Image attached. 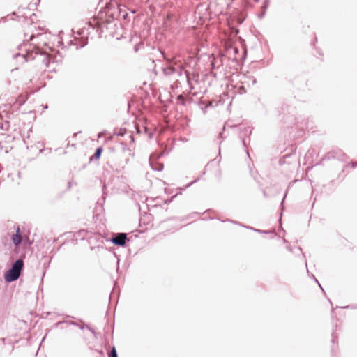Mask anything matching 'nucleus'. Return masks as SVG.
<instances>
[{
    "label": "nucleus",
    "mask_w": 357,
    "mask_h": 357,
    "mask_svg": "<svg viewBox=\"0 0 357 357\" xmlns=\"http://www.w3.org/2000/svg\"><path fill=\"white\" fill-rule=\"evenodd\" d=\"M23 265L24 264L22 259L17 260L12 268L5 273V280L8 282L16 280L20 275Z\"/></svg>",
    "instance_id": "nucleus-1"
},
{
    "label": "nucleus",
    "mask_w": 357,
    "mask_h": 357,
    "mask_svg": "<svg viewBox=\"0 0 357 357\" xmlns=\"http://www.w3.org/2000/svg\"><path fill=\"white\" fill-rule=\"evenodd\" d=\"M126 234L123 233L119 234L116 237L112 239V242L117 245L123 246L126 243Z\"/></svg>",
    "instance_id": "nucleus-2"
},
{
    "label": "nucleus",
    "mask_w": 357,
    "mask_h": 357,
    "mask_svg": "<svg viewBox=\"0 0 357 357\" xmlns=\"http://www.w3.org/2000/svg\"><path fill=\"white\" fill-rule=\"evenodd\" d=\"M13 242L15 245H17L21 242V236L20 235V229L17 228L16 234L13 238Z\"/></svg>",
    "instance_id": "nucleus-3"
},
{
    "label": "nucleus",
    "mask_w": 357,
    "mask_h": 357,
    "mask_svg": "<svg viewBox=\"0 0 357 357\" xmlns=\"http://www.w3.org/2000/svg\"><path fill=\"white\" fill-rule=\"evenodd\" d=\"M109 357H117V354L115 348L114 347L112 350L111 351Z\"/></svg>",
    "instance_id": "nucleus-4"
},
{
    "label": "nucleus",
    "mask_w": 357,
    "mask_h": 357,
    "mask_svg": "<svg viewBox=\"0 0 357 357\" xmlns=\"http://www.w3.org/2000/svg\"><path fill=\"white\" fill-rule=\"evenodd\" d=\"M101 152H102V150L100 148H98L96 150V153H95V156L96 158H98L100 156Z\"/></svg>",
    "instance_id": "nucleus-5"
}]
</instances>
